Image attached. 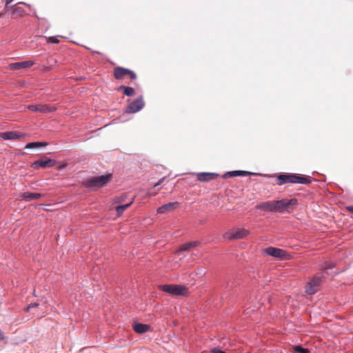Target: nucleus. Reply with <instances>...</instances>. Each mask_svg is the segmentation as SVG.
I'll list each match as a JSON object with an SVG mask.
<instances>
[{
	"mask_svg": "<svg viewBox=\"0 0 353 353\" xmlns=\"http://www.w3.org/2000/svg\"><path fill=\"white\" fill-rule=\"evenodd\" d=\"M46 40H47L48 43H59V39L56 37H46Z\"/></svg>",
	"mask_w": 353,
	"mask_h": 353,
	"instance_id": "393cba45",
	"label": "nucleus"
},
{
	"mask_svg": "<svg viewBox=\"0 0 353 353\" xmlns=\"http://www.w3.org/2000/svg\"><path fill=\"white\" fill-rule=\"evenodd\" d=\"M43 195L40 193H31V192H23L20 194V197L21 199L25 201H31L39 199L42 197Z\"/></svg>",
	"mask_w": 353,
	"mask_h": 353,
	"instance_id": "f3484780",
	"label": "nucleus"
},
{
	"mask_svg": "<svg viewBox=\"0 0 353 353\" xmlns=\"http://www.w3.org/2000/svg\"><path fill=\"white\" fill-rule=\"evenodd\" d=\"M27 108L32 112H40L43 113L53 112L57 110L54 105L47 104L29 105Z\"/></svg>",
	"mask_w": 353,
	"mask_h": 353,
	"instance_id": "9d476101",
	"label": "nucleus"
},
{
	"mask_svg": "<svg viewBox=\"0 0 353 353\" xmlns=\"http://www.w3.org/2000/svg\"><path fill=\"white\" fill-rule=\"evenodd\" d=\"M179 205L178 202H171L166 203L157 209V212L159 214H163L167 212H170L176 209Z\"/></svg>",
	"mask_w": 353,
	"mask_h": 353,
	"instance_id": "2eb2a0df",
	"label": "nucleus"
},
{
	"mask_svg": "<svg viewBox=\"0 0 353 353\" xmlns=\"http://www.w3.org/2000/svg\"><path fill=\"white\" fill-rule=\"evenodd\" d=\"M113 76L117 80H122L125 78H128L131 81H133L137 79V74L134 72L120 66L114 68Z\"/></svg>",
	"mask_w": 353,
	"mask_h": 353,
	"instance_id": "20e7f679",
	"label": "nucleus"
},
{
	"mask_svg": "<svg viewBox=\"0 0 353 353\" xmlns=\"http://www.w3.org/2000/svg\"><path fill=\"white\" fill-rule=\"evenodd\" d=\"M250 234V231L244 228L232 229L224 235L225 238L229 240L241 239L247 237Z\"/></svg>",
	"mask_w": 353,
	"mask_h": 353,
	"instance_id": "0eeeda50",
	"label": "nucleus"
},
{
	"mask_svg": "<svg viewBox=\"0 0 353 353\" xmlns=\"http://www.w3.org/2000/svg\"><path fill=\"white\" fill-rule=\"evenodd\" d=\"M294 350L296 353H309V350L302 347L301 346L294 347Z\"/></svg>",
	"mask_w": 353,
	"mask_h": 353,
	"instance_id": "b1692460",
	"label": "nucleus"
},
{
	"mask_svg": "<svg viewBox=\"0 0 353 353\" xmlns=\"http://www.w3.org/2000/svg\"><path fill=\"white\" fill-rule=\"evenodd\" d=\"M163 181V179H160V180H159V181H158V182H157V183L154 185V187H157V186H158L159 185H160V184L162 183V181Z\"/></svg>",
	"mask_w": 353,
	"mask_h": 353,
	"instance_id": "c85d7f7f",
	"label": "nucleus"
},
{
	"mask_svg": "<svg viewBox=\"0 0 353 353\" xmlns=\"http://www.w3.org/2000/svg\"><path fill=\"white\" fill-rule=\"evenodd\" d=\"M218 174L212 172H200L196 174V178L199 181L208 182L215 179Z\"/></svg>",
	"mask_w": 353,
	"mask_h": 353,
	"instance_id": "ddd939ff",
	"label": "nucleus"
},
{
	"mask_svg": "<svg viewBox=\"0 0 353 353\" xmlns=\"http://www.w3.org/2000/svg\"><path fill=\"white\" fill-rule=\"evenodd\" d=\"M322 278L315 276L305 285V292L307 294L312 295L317 292L321 288Z\"/></svg>",
	"mask_w": 353,
	"mask_h": 353,
	"instance_id": "423d86ee",
	"label": "nucleus"
},
{
	"mask_svg": "<svg viewBox=\"0 0 353 353\" xmlns=\"http://www.w3.org/2000/svg\"><path fill=\"white\" fill-rule=\"evenodd\" d=\"M148 195H149V196H155V194L154 193H149Z\"/></svg>",
	"mask_w": 353,
	"mask_h": 353,
	"instance_id": "2f4dec72",
	"label": "nucleus"
},
{
	"mask_svg": "<svg viewBox=\"0 0 353 353\" xmlns=\"http://www.w3.org/2000/svg\"><path fill=\"white\" fill-rule=\"evenodd\" d=\"M2 16V13H0V17Z\"/></svg>",
	"mask_w": 353,
	"mask_h": 353,
	"instance_id": "473e14b6",
	"label": "nucleus"
},
{
	"mask_svg": "<svg viewBox=\"0 0 353 353\" xmlns=\"http://www.w3.org/2000/svg\"><path fill=\"white\" fill-rule=\"evenodd\" d=\"M34 65L32 61H26L22 62L13 63L9 65L8 68L10 70H20L22 68H28Z\"/></svg>",
	"mask_w": 353,
	"mask_h": 353,
	"instance_id": "4468645a",
	"label": "nucleus"
},
{
	"mask_svg": "<svg viewBox=\"0 0 353 353\" xmlns=\"http://www.w3.org/2000/svg\"><path fill=\"white\" fill-rule=\"evenodd\" d=\"M311 182L310 176L299 174H280L276 176V183L279 185L285 183L310 184Z\"/></svg>",
	"mask_w": 353,
	"mask_h": 353,
	"instance_id": "f257e3e1",
	"label": "nucleus"
},
{
	"mask_svg": "<svg viewBox=\"0 0 353 353\" xmlns=\"http://www.w3.org/2000/svg\"><path fill=\"white\" fill-rule=\"evenodd\" d=\"M263 252L268 256H271L280 259H286L288 256V254L285 250L274 247H268L265 248Z\"/></svg>",
	"mask_w": 353,
	"mask_h": 353,
	"instance_id": "1a4fd4ad",
	"label": "nucleus"
},
{
	"mask_svg": "<svg viewBox=\"0 0 353 353\" xmlns=\"http://www.w3.org/2000/svg\"><path fill=\"white\" fill-rule=\"evenodd\" d=\"M26 134L19 131H8L0 133V139L20 140L25 138Z\"/></svg>",
	"mask_w": 353,
	"mask_h": 353,
	"instance_id": "9b49d317",
	"label": "nucleus"
},
{
	"mask_svg": "<svg viewBox=\"0 0 353 353\" xmlns=\"http://www.w3.org/2000/svg\"><path fill=\"white\" fill-rule=\"evenodd\" d=\"M159 289L163 292H167L172 295H186L188 293V288L184 285H159Z\"/></svg>",
	"mask_w": 353,
	"mask_h": 353,
	"instance_id": "7ed1b4c3",
	"label": "nucleus"
},
{
	"mask_svg": "<svg viewBox=\"0 0 353 353\" xmlns=\"http://www.w3.org/2000/svg\"><path fill=\"white\" fill-rule=\"evenodd\" d=\"M111 174L102 175L90 178L85 181V185L97 190L104 186L111 179Z\"/></svg>",
	"mask_w": 353,
	"mask_h": 353,
	"instance_id": "f03ea898",
	"label": "nucleus"
},
{
	"mask_svg": "<svg viewBox=\"0 0 353 353\" xmlns=\"http://www.w3.org/2000/svg\"><path fill=\"white\" fill-rule=\"evenodd\" d=\"M198 243H199L197 241H192V242L186 243L182 245L180 247V248L178 250L177 252H183V251L190 250V249L196 247L198 245Z\"/></svg>",
	"mask_w": 353,
	"mask_h": 353,
	"instance_id": "aec40b11",
	"label": "nucleus"
},
{
	"mask_svg": "<svg viewBox=\"0 0 353 353\" xmlns=\"http://www.w3.org/2000/svg\"><path fill=\"white\" fill-rule=\"evenodd\" d=\"M0 339H3V334L1 330H0Z\"/></svg>",
	"mask_w": 353,
	"mask_h": 353,
	"instance_id": "7c9ffc66",
	"label": "nucleus"
},
{
	"mask_svg": "<svg viewBox=\"0 0 353 353\" xmlns=\"http://www.w3.org/2000/svg\"><path fill=\"white\" fill-rule=\"evenodd\" d=\"M252 174L251 172L248 171H241V170H236V171H231L225 173L223 175V178H229V177H234V176H248Z\"/></svg>",
	"mask_w": 353,
	"mask_h": 353,
	"instance_id": "a211bd4d",
	"label": "nucleus"
},
{
	"mask_svg": "<svg viewBox=\"0 0 353 353\" xmlns=\"http://www.w3.org/2000/svg\"><path fill=\"white\" fill-rule=\"evenodd\" d=\"M120 201H120V199H119V197H117V198H115V199H114V202H115V203H119Z\"/></svg>",
	"mask_w": 353,
	"mask_h": 353,
	"instance_id": "c756f323",
	"label": "nucleus"
},
{
	"mask_svg": "<svg viewBox=\"0 0 353 353\" xmlns=\"http://www.w3.org/2000/svg\"><path fill=\"white\" fill-rule=\"evenodd\" d=\"M13 0H6V9L7 8L8 6L12 2Z\"/></svg>",
	"mask_w": 353,
	"mask_h": 353,
	"instance_id": "cd10ccee",
	"label": "nucleus"
},
{
	"mask_svg": "<svg viewBox=\"0 0 353 353\" xmlns=\"http://www.w3.org/2000/svg\"><path fill=\"white\" fill-rule=\"evenodd\" d=\"M274 212H283L288 210L291 206H294L297 204L296 199L290 200L281 199L279 201H273Z\"/></svg>",
	"mask_w": 353,
	"mask_h": 353,
	"instance_id": "39448f33",
	"label": "nucleus"
},
{
	"mask_svg": "<svg viewBox=\"0 0 353 353\" xmlns=\"http://www.w3.org/2000/svg\"><path fill=\"white\" fill-rule=\"evenodd\" d=\"M144 101L143 97L140 96L132 102H131L126 108V113H136L144 107Z\"/></svg>",
	"mask_w": 353,
	"mask_h": 353,
	"instance_id": "6e6552de",
	"label": "nucleus"
},
{
	"mask_svg": "<svg viewBox=\"0 0 353 353\" xmlns=\"http://www.w3.org/2000/svg\"><path fill=\"white\" fill-rule=\"evenodd\" d=\"M56 161L53 159L48 158H42L32 164L33 168H52L55 165Z\"/></svg>",
	"mask_w": 353,
	"mask_h": 353,
	"instance_id": "f8f14e48",
	"label": "nucleus"
},
{
	"mask_svg": "<svg viewBox=\"0 0 353 353\" xmlns=\"http://www.w3.org/2000/svg\"><path fill=\"white\" fill-rule=\"evenodd\" d=\"M118 90H123L126 96H133L135 94L134 89L128 86L121 85L119 87Z\"/></svg>",
	"mask_w": 353,
	"mask_h": 353,
	"instance_id": "412c9836",
	"label": "nucleus"
},
{
	"mask_svg": "<svg viewBox=\"0 0 353 353\" xmlns=\"http://www.w3.org/2000/svg\"><path fill=\"white\" fill-rule=\"evenodd\" d=\"M132 201H131L127 204H125V205H121L117 206L116 208L117 216H120L123 213V212L132 205Z\"/></svg>",
	"mask_w": 353,
	"mask_h": 353,
	"instance_id": "5701e85b",
	"label": "nucleus"
},
{
	"mask_svg": "<svg viewBox=\"0 0 353 353\" xmlns=\"http://www.w3.org/2000/svg\"><path fill=\"white\" fill-rule=\"evenodd\" d=\"M255 208L265 212H274L273 201L260 203L256 205Z\"/></svg>",
	"mask_w": 353,
	"mask_h": 353,
	"instance_id": "dca6fc26",
	"label": "nucleus"
},
{
	"mask_svg": "<svg viewBox=\"0 0 353 353\" xmlns=\"http://www.w3.org/2000/svg\"><path fill=\"white\" fill-rule=\"evenodd\" d=\"M346 208H347V211H349L350 212L353 213V205L347 206Z\"/></svg>",
	"mask_w": 353,
	"mask_h": 353,
	"instance_id": "bb28decb",
	"label": "nucleus"
},
{
	"mask_svg": "<svg viewBox=\"0 0 353 353\" xmlns=\"http://www.w3.org/2000/svg\"><path fill=\"white\" fill-rule=\"evenodd\" d=\"M133 329L138 334H143L149 330L150 326L146 324L135 323L133 324Z\"/></svg>",
	"mask_w": 353,
	"mask_h": 353,
	"instance_id": "6ab92c4d",
	"label": "nucleus"
},
{
	"mask_svg": "<svg viewBox=\"0 0 353 353\" xmlns=\"http://www.w3.org/2000/svg\"><path fill=\"white\" fill-rule=\"evenodd\" d=\"M47 145H48V143L46 142H31V143H28L26 145L25 148L33 149V148H39V147L46 146Z\"/></svg>",
	"mask_w": 353,
	"mask_h": 353,
	"instance_id": "4be33fe9",
	"label": "nucleus"
},
{
	"mask_svg": "<svg viewBox=\"0 0 353 353\" xmlns=\"http://www.w3.org/2000/svg\"><path fill=\"white\" fill-rule=\"evenodd\" d=\"M38 305H39V303H31V304L28 305V307L26 308H25L24 310L26 312H28V311H29V310L30 308L37 307H38Z\"/></svg>",
	"mask_w": 353,
	"mask_h": 353,
	"instance_id": "a878e982",
	"label": "nucleus"
}]
</instances>
